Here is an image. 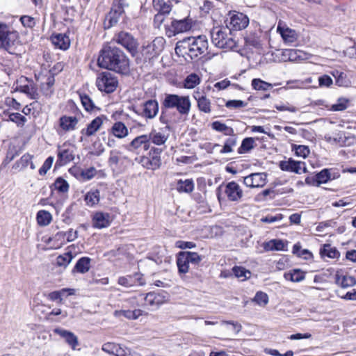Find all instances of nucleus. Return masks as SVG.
I'll return each instance as SVG.
<instances>
[{
	"label": "nucleus",
	"instance_id": "obj_1",
	"mask_svg": "<svg viewBox=\"0 0 356 356\" xmlns=\"http://www.w3.org/2000/svg\"><path fill=\"white\" fill-rule=\"evenodd\" d=\"M97 65L101 68L124 75L128 74L130 71L129 58L116 47L104 46L99 52Z\"/></svg>",
	"mask_w": 356,
	"mask_h": 356
},
{
	"label": "nucleus",
	"instance_id": "obj_2",
	"mask_svg": "<svg viewBox=\"0 0 356 356\" xmlns=\"http://www.w3.org/2000/svg\"><path fill=\"white\" fill-rule=\"evenodd\" d=\"M208 40L205 35L189 37L177 42L175 52L177 55L188 56L191 59H195L200 55L207 52Z\"/></svg>",
	"mask_w": 356,
	"mask_h": 356
},
{
	"label": "nucleus",
	"instance_id": "obj_3",
	"mask_svg": "<svg viewBox=\"0 0 356 356\" xmlns=\"http://www.w3.org/2000/svg\"><path fill=\"white\" fill-rule=\"evenodd\" d=\"M162 108L166 109L176 108L181 115L187 116L190 113L191 102L188 96L166 94L162 102Z\"/></svg>",
	"mask_w": 356,
	"mask_h": 356
},
{
	"label": "nucleus",
	"instance_id": "obj_4",
	"mask_svg": "<svg viewBox=\"0 0 356 356\" xmlns=\"http://www.w3.org/2000/svg\"><path fill=\"white\" fill-rule=\"evenodd\" d=\"M213 44L221 49H232L236 47V42L232 36L231 30L227 27H216L211 32Z\"/></svg>",
	"mask_w": 356,
	"mask_h": 356
},
{
	"label": "nucleus",
	"instance_id": "obj_5",
	"mask_svg": "<svg viewBox=\"0 0 356 356\" xmlns=\"http://www.w3.org/2000/svg\"><path fill=\"white\" fill-rule=\"evenodd\" d=\"M18 35L16 31H10L6 24H0V48H3L10 54H15V44Z\"/></svg>",
	"mask_w": 356,
	"mask_h": 356
},
{
	"label": "nucleus",
	"instance_id": "obj_6",
	"mask_svg": "<svg viewBox=\"0 0 356 356\" xmlns=\"http://www.w3.org/2000/svg\"><path fill=\"white\" fill-rule=\"evenodd\" d=\"M193 26V20L189 16L181 19L174 18L172 19L170 25L165 26V33L169 37L176 35L188 31Z\"/></svg>",
	"mask_w": 356,
	"mask_h": 356
},
{
	"label": "nucleus",
	"instance_id": "obj_7",
	"mask_svg": "<svg viewBox=\"0 0 356 356\" xmlns=\"http://www.w3.org/2000/svg\"><path fill=\"white\" fill-rule=\"evenodd\" d=\"M113 40L125 48L132 56H136L138 54V40L130 33L120 31L115 34Z\"/></svg>",
	"mask_w": 356,
	"mask_h": 356
},
{
	"label": "nucleus",
	"instance_id": "obj_8",
	"mask_svg": "<svg viewBox=\"0 0 356 356\" xmlns=\"http://www.w3.org/2000/svg\"><path fill=\"white\" fill-rule=\"evenodd\" d=\"M118 84V79L109 72H102L97 75L96 85L100 91L111 93L115 90Z\"/></svg>",
	"mask_w": 356,
	"mask_h": 356
},
{
	"label": "nucleus",
	"instance_id": "obj_9",
	"mask_svg": "<svg viewBox=\"0 0 356 356\" xmlns=\"http://www.w3.org/2000/svg\"><path fill=\"white\" fill-rule=\"evenodd\" d=\"M161 148L152 147L147 156L140 158L139 163L148 170H155L161 165Z\"/></svg>",
	"mask_w": 356,
	"mask_h": 356
},
{
	"label": "nucleus",
	"instance_id": "obj_10",
	"mask_svg": "<svg viewBox=\"0 0 356 356\" xmlns=\"http://www.w3.org/2000/svg\"><path fill=\"white\" fill-rule=\"evenodd\" d=\"M165 40L163 37H156L152 42L143 47L141 54L146 60H151L163 51Z\"/></svg>",
	"mask_w": 356,
	"mask_h": 356
},
{
	"label": "nucleus",
	"instance_id": "obj_11",
	"mask_svg": "<svg viewBox=\"0 0 356 356\" xmlns=\"http://www.w3.org/2000/svg\"><path fill=\"white\" fill-rule=\"evenodd\" d=\"M141 107V110L133 108V111L135 113L145 119L151 120L154 118L157 115L159 110V103L156 99L145 101L142 104Z\"/></svg>",
	"mask_w": 356,
	"mask_h": 356
},
{
	"label": "nucleus",
	"instance_id": "obj_12",
	"mask_svg": "<svg viewBox=\"0 0 356 356\" xmlns=\"http://www.w3.org/2000/svg\"><path fill=\"white\" fill-rule=\"evenodd\" d=\"M279 166L283 171L292 172L297 174L306 172L307 168L305 163L302 161H296L292 159L287 161H282L280 162Z\"/></svg>",
	"mask_w": 356,
	"mask_h": 356
},
{
	"label": "nucleus",
	"instance_id": "obj_13",
	"mask_svg": "<svg viewBox=\"0 0 356 356\" xmlns=\"http://www.w3.org/2000/svg\"><path fill=\"white\" fill-rule=\"evenodd\" d=\"M113 218L110 213L102 211L95 212L92 218V227L102 229L110 226Z\"/></svg>",
	"mask_w": 356,
	"mask_h": 356
},
{
	"label": "nucleus",
	"instance_id": "obj_14",
	"mask_svg": "<svg viewBox=\"0 0 356 356\" xmlns=\"http://www.w3.org/2000/svg\"><path fill=\"white\" fill-rule=\"evenodd\" d=\"M225 193L227 199L232 202H238L241 200L243 193L240 186L235 181H230L225 186Z\"/></svg>",
	"mask_w": 356,
	"mask_h": 356
},
{
	"label": "nucleus",
	"instance_id": "obj_15",
	"mask_svg": "<svg viewBox=\"0 0 356 356\" xmlns=\"http://www.w3.org/2000/svg\"><path fill=\"white\" fill-rule=\"evenodd\" d=\"M26 82H29V79L25 76H21L17 81L16 90L29 95L33 99H37L38 95L33 83L31 82V84H28L26 83Z\"/></svg>",
	"mask_w": 356,
	"mask_h": 356
},
{
	"label": "nucleus",
	"instance_id": "obj_16",
	"mask_svg": "<svg viewBox=\"0 0 356 356\" xmlns=\"http://www.w3.org/2000/svg\"><path fill=\"white\" fill-rule=\"evenodd\" d=\"M107 120V117L104 115L95 118L88 124L86 129L81 131V134L88 137L95 135L100 129L104 122Z\"/></svg>",
	"mask_w": 356,
	"mask_h": 356
},
{
	"label": "nucleus",
	"instance_id": "obj_17",
	"mask_svg": "<svg viewBox=\"0 0 356 356\" xmlns=\"http://www.w3.org/2000/svg\"><path fill=\"white\" fill-rule=\"evenodd\" d=\"M150 142L149 137L144 134L135 138L129 145V150H144L147 151L149 149Z\"/></svg>",
	"mask_w": 356,
	"mask_h": 356
},
{
	"label": "nucleus",
	"instance_id": "obj_18",
	"mask_svg": "<svg viewBox=\"0 0 356 356\" xmlns=\"http://www.w3.org/2000/svg\"><path fill=\"white\" fill-rule=\"evenodd\" d=\"M102 349L105 353L115 356H124L128 350L125 346L113 342L104 343Z\"/></svg>",
	"mask_w": 356,
	"mask_h": 356
},
{
	"label": "nucleus",
	"instance_id": "obj_19",
	"mask_svg": "<svg viewBox=\"0 0 356 356\" xmlns=\"http://www.w3.org/2000/svg\"><path fill=\"white\" fill-rule=\"evenodd\" d=\"M229 24L234 30H242L249 24V18L243 13H237L230 17Z\"/></svg>",
	"mask_w": 356,
	"mask_h": 356
},
{
	"label": "nucleus",
	"instance_id": "obj_20",
	"mask_svg": "<svg viewBox=\"0 0 356 356\" xmlns=\"http://www.w3.org/2000/svg\"><path fill=\"white\" fill-rule=\"evenodd\" d=\"M193 97L197 101L198 109L204 113H210L211 111V103L206 95L202 94L200 92H195Z\"/></svg>",
	"mask_w": 356,
	"mask_h": 356
},
{
	"label": "nucleus",
	"instance_id": "obj_21",
	"mask_svg": "<svg viewBox=\"0 0 356 356\" xmlns=\"http://www.w3.org/2000/svg\"><path fill=\"white\" fill-rule=\"evenodd\" d=\"M330 179V173L329 170L323 169L314 177H308L305 179V182L310 185H319L323 183H326Z\"/></svg>",
	"mask_w": 356,
	"mask_h": 356
},
{
	"label": "nucleus",
	"instance_id": "obj_22",
	"mask_svg": "<svg viewBox=\"0 0 356 356\" xmlns=\"http://www.w3.org/2000/svg\"><path fill=\"white\" fill-rule=\"evenodd\" d=\"M79 120L75 116L63 115L59 119V126L65 131H73L76 128Z\"/></svg>",
	"mask_w": 356,
	"mask_h": 356
},
{
	"label": "nucleus",
	"instance_id": "obj_23",
	"mask_svg": "<svg viewBox=\"0 0 356 356\" xmlns=\"http://www.w3.org/2000/svg\"><path fill=\"white\" fill-rule=\"evenodd\" d=\"M165 296L155 292H149L145 297V304L147 306L157 308L159 306L164 303Z\"/></svg>",
	"mask_w": 356,
	"mask_h": 356
},
{
	"label": "nucleus",
	"instance_id": "obj_24",
	"mask_svg": "<svg viewBox=\"0 0 356 356\" xmlns=\"http://www.w3.org/2000/svg\"><path fill=\"white\" fill-rule=\"evenodd\" d=\"M54 333L58 334L62 338H63L65 341L72 346V348H75V347L78 345V339L76 336L74 335L72 332L65 330L62 328H56L54 330Z\"/></svg>",
	"mask_w": 356,
	"mask_h": 356
},
{
	"label": "nucleus",
	"instance_id": "obj_25",
	"mask_svg": "<svg viewBox=\"0 0 356 356\" xmlns=\"http://www.w3.org/2000/svg\"><path fill=\"white\" fill-rule=\"evenodd\" d=\"M108 131L111 135L120 139L125 138L129 134L127 127L122 122H115Z\"/></svg>",
	"mask_w": 356,
	"mask_h": 356
},
{
	"label": "nucleus",
	"instance_id": "obj_26",
	"mask_svg": "<svg viewBox=\"0 0 356 356\" xmlns=\"http://www.w3.org/2000/svg\"><path fill=\"white\" fill-rule=\"evenodd\" d=\"M52 43L60 49L66 50L69 48L70 40L65 34L58 33L51 37Z\"/></svg>",
	"mask_w": 356,
	"mask_h": 356
},
{
	"label": "nucleus",
	"instance_id": "obj_27",
	"mask_svg": "<svg viewBox=\"0 0 356 356\" xmlns=\"http://www.w3.org/2000/svg\"><path fill=\"white\" fill-rule=\"evenodd\" d=\"M189 264L190 262L185 251L179 252L177 257V265L179 272L184 274L186 273L188 271Z\"/></svg>",
	"mask_w": 356,
	"mask_h": 356
},
{
	"label": "nucleus",
	"instance_id": "obj_28",
	"mask_svg": "<svg viewBox=\"0 0 356 356\" xmlns=\"http://www.w3.org/2000/svg\"><path fill=\"white\" fill-rule=\"evenodd\" d=\"M143 312L141 309H134L133 311L129 310V309L128 310L122 309V310H115L113 314H114V316H115L117 318L123 316L124 317H125L127 319L136 320L139 316L143 315Z\"/></svg>",
	"mask_w": 356,
	"mask_h": 356
},
{
	"label": "nucleus",
	"instance_id": "obj_29",
	"mask_svg": "<svg viewBox=\"0 0 356 356\" xmlns=\"http://www.w3.org/2000/svg\"><path fill=\"white\" fill-rule=\"evenodd\" d=\"M86 204L92 207L97 205L100 200V192L97 189H92L88 191L84 196Z\"/></svg>",
	"mask_w": 356,
	"mask_h": 356
},
{
	"label": "nucleus",
	"instance_id": "obj_30",
	"mask_svg": "<svg viewBox=\"0 0 356 356\" xmlns=\"http://www.w3.org/2000/svg\"><path fill=\"white\" fill-rule=\"evenodd\" d=\"M122 15V14L116 12V10L113 11L111 10L106 15L104 22V29H108L116 25Z\"/></svg>",
	"mask_w": 356,
	"mask_h": 356
},
{
	"label": "nucleus",
	"instance_id": "obj_31",
	"mask_svg": "<svg viewBox=\"0 0 356 356\" xmlns=\"http://www.w3.org/2000/svg\"><path fill=\"white\" fill-rule=\"evenodd\" d=\"M277 31L281 34L284 40L287 42H293L296 40V31L289 28L281 26L280 23L277 26Z\"/></svg>",
	"mask_w": 356,
	"mask_h": 356
},
{
	"label": "nucleus",
	"instance_id": "obj_32",
	"mask_svg": "<svg viewBox=\"0 0 356 356\" xmlns=\"http://www.w3.org/2000/svg\"><path fill=\"white\" fill-rule=\"evenodd\" d=\"M336 283L342 288H348L354 286L356 280L354 277L350 275H340L337 273L335 275Z\"/></svg>",
	"mask_w": 356,
	"mask_h": 356
},
{
	"label": "nucleus",
	"instance_id": "obj_33",
	"mask_svg": "<svg viewBox=\"0 0 356 356\" xmlns=\"http://www.w3.org/2000/svg\"><path fill=\"white\" fill-rule=\"evenodd\" d=\"M74 159V155L72 152L68 149H58V160L56 163H59V165H65L70 163Z\"/></svg>",
	"mask_w": 356,
	"mask_h": 356
},
{
	"label": "nucleus",
	"instance_id": "obj_34",
	"mask_svg": "<svg viewBox=\"0 0 356 356\" xmlns=\"http://www.w3.org/2000/svg\"><path fill=\"white\" fill-rule=\"evenodd\" d=\"M33 158V155H31L29 153L24 154L22 157L15 161V163L13 165V170L20 171L24 168H26L29 165L31 160Z\"/></svg>",
	"mask_w": 356,
	"mask_h": 356
},
{
	"label": "nucleus",
	"instance_id": "obj_35",
	"mask_svg": "<svg viewBox=\"0 0 356 356\" xmlns=\"http://www.w3.org/2000/svg\"><path fill=\"white\" fill-rule=\"evenodd\" d=\"M284 277L286 280L293 282H300L305 279V273L300 269H293L291 271L285 273Z\"/></svg>",
	"mask_w": 356,
	"mask_h": 356
},
{
	"label": "nucleus",
	"instance_id": "obj_36",
	"mask_svg": "<svg viewBox=\"0 0 356 356\" xmlns=\"http://www.w3.org/2000/svg\"><path fill=\"white\" fill-rule=\"evenodd\" d=\"M320 254L322 257H327L332 259L338 258L340 255L337 248L330 244H324L320 249Z\"/></svg>",
	"mask_w": 356,
	"mask_h": 356
},
{
	"label": "nucleus",
	"instance_id": "obj_37",
	"mask_svg": "<svg viewBox=\"0 0 356 356\" xmlns=\"http://www.w3.org/2000/svg\"><path fill=\"white\" fill-rule=\"evenodd\" d=\"M90 259L89 257H81L77 261L73 269V272L76 271L80 273H86L90 269Z\"/></svg>",
	"mask_w": 356,
	"mask_h": 356
},
{
	"label": "nucleus",
	"instance_id": "obj_38",
	"mask_svg": "<svg viewBox=\"0 0 356 356\" xmlns=\"http://www.w3.org/2000/svg\"><path fill=\"white\" fill-rule=\"evenodd\" d=\"M286 243L280 239H273L265 243L264 248L267 251L271 250H284Z\"/></svg>",
	"mask_w": 356,
	"mask_h": 356
},
{
	"label": "nucleus",
	"instance_id": "obj_39",
	"mask_svg": "<svg viewBox=\"0 0 356 356\" xmlns=\"http://www.w3.org/2000/svg\"><path fill=\"white\" fill-rule=\"evenodd\" d=\"M80 99L81 102V104L86 111L88 112H93L95 111H99V108H97L92 99L86 94H80L79 95Z\"/></svg>",
	"mask_w": 356,
	"mask_h": 356
},
{
	"label": "nucleus",
	"instance_id": "obj_40",
	"mask_svg": "<svg viewBox=\"0 0 356 356\" xmlns=\"http://www.w3.org/2000/svg\"><path fill=\"white\" fill-rule=\"evenodd\" d=\"M211 127L213 130L222 132L226 136H232L234 134V131L232 127H228L220 121H215L212 122Z\"/></svg>",
	"mask_w": 356,
	"mask_h": 356
},
{
	"label": "nucleus",
	"instance_id": "obj_41",
	"mask_svg": "<svg viewBox=\"0 0 356 356\" xmlns=\"http://www.w3.org/2000/svg\"><path fill=\"white\" fill-rule=\"evenodd\" d=\"M229 137L227 138L225 141V144L222 148L220 149V154H228L233 152V148L237 144V138L234 134L232 136H229Z\"/></svg>",
	"mask_w": 356,
	"mask_h": 356
},
{
	"label": "nucleus",
	"instance_id": "obj_42",
	"mask_svg": "<svg viewBox=\"0 0 356 356\" xmlns=\"http://www.w3.org/2000/svg\"><path fill=\"white\" fill-rule=\"evenodd\" d=\"M21 153V149L17 147L15 145L10 146L6 155V158L3 161L2 165H7L10 162H11L15 158L18 156Z\"/></svg>",
	"mask_w": 356,
	"mask_h": 356
},
{
	"label": "nucleus",
	"instance_id": "obj_43",
	"mask_svg": "<svg viewBox=\"0 0 356 356\" xmlns=\"http://www.w3.org/2000/svg\"><path fill=\"white\" fill-rule=\"evenodd\" d=\"M66 293H67V296L74 295V289H67V288L62 289L60 291H55L51 292L48 296L51 300L55 301V300H59L60 301H62L61 297L63 296H65L66 294Z\"/></svg>",
	"mask_w": 356,
	"mask_h": 356
},
{
	"label": "nucleus",
	"instance_id": "obj_44",
	"mask_svg": "<svg viewBox=\"0 0 356 356\" xmlns=\"http://www.w3.org/2000/svg\"><path fill=\"white\" fill-rule=\"evenodd\" d=\"M36 218L37 222L40 225L47 226L51 222L52 216L49 211L41 210L37 213Z\"/></svg>",
	"mask_w": 356,
	"mask_h": 356
},
{
	"label": "nucleus",
	"instance_id": "obj_45",
	"mask_svg": "<svg viewBox=\"0 0 356 356\" xmlns=\"http://www.w3.org/2000/svg\"><path fill=\"white\" fill-rule=\"evenodd\" d=\"M177 189L180 193H191L194 189L193 181L192 179L179 180L177 184Z\"/></svg>",
	"mask_w": 356,
	"mask_h": 356
},
{
	"label": "nucleus",
	"instance_id": "obj_46",
	"mask_svg": "<svg viewBox=\"0 0 356 356\" xmlns=\"http://www.w3.org/2000/svg\"><path fill=\"white\" fill-rule=\"evenodd\" d=\"M332 74L335 78L336 84L337 86L340 87H347L350 84V81L345 73L335 70Z\"/></svg>",
	"mask_w": 356,
	"mask_h": 356
},
{
	"label": "nucleus",
	"instance_id": "obj_47",
	"mask_svg": "<svg viewBox=\"0 0 356 356\" xmlns=\"http://www.w3.org/2000/svg\"><path fill=\"white\" fill-rule=\"evenodd\" d=\"M252 181L255 188L263 187L266 184L267 175L264 172L252 173Z\"/></svg>",
	"mask_w": 356,
	"mask_h": 356
},
{
	"label": "nucleus",
	"instance_id": "obj_48",
	"mask_svg": "<svg viewBox=\"0 0 356 356\" xmlns=\"http://www.w3.org/2000/svg\"><path fill=\"white\" fill-rule=\"evenodd\" d=\"M200 82V79L196 74H191L186 76L184 81V86L188 89H192L198 85Z\"/></svg>",
	"mask_w": 356,
	"mask_h": 356
},
{
	"label": "nucleus",
	"instance_id": "obj_49",
	"mask_svg": "<svg viewBox=\"0 0 356 356\" xmlns=\"http://www.w3.org/2000/svg\"><path fill=\"white\" fill-rule=\"evenodd\" d=\"M147 136L149 137V141L157 145L164 144L168 140V136L160 132H151Z\"/></svg>",
	"mask_w": 356,
	"mask_h": 356
},
{
	"label": "nucleus",
	"instance_id": "obj_50",
	"mask_svg": "<svg viewBox=\"0 0 356 356\" xmlns=\"http://www.w3.org/2000/svg\"><path fill=\"white\" fill-rule=\"evenodd\" d=\"M154 7L159 10V13L165 15L169 14L172 10L171 5L163 0H154Z\"/></svg>",
	"mask_w": 356,
	"mask_h": 356
},
{
	"label": "nucleus",
	"instance_id": "obj_51",
	"mask_svg": "<svg viewBox=\"0 0 356 356\" xmlns=\"http://www.w3.org/2000/svg\"><path fill=\"white\" fill-rule=\"evenodd\" d=\"M254 140L252 138H245L243 140L240 147L238 149V154H244L254 148Z\"/></svg>",
	"mask_w": 356,
	"mask_h": 356
},
{
	"label": "nucleus",
	"instance_id": "obj_52",
	"mask_svg": "<svg viewBox=\"0 0 356 356\" xmlns=\"http://www.w3.org/2000/svg\"><path fill=\"white\" fill-rule=\"evenodd\" d=\"M72 258L73 256L72 252H66L56 257V264L58 266H63L64 268H66L68 266V264L71 262Z\"/></svg>",
	"mask_w": 356,
	"mask_h": 356
},
{
	"label": "nucleus",
	"instance_id": "obj_53",
	"mask_svg": "<svg viewBox=\"0 0 356 356\" xmlns=\"http://www.w3.org/2000/svg\"><path fill=\"white\" fill-rule=\"evenodd\" d=\"M252 86L254 90L266 91L271 88V84L260 79H254L252 81Z\"/></svg>",
	"mask_w": 356,
	"mask_h": 356
},
{
	"label": "nucleus",
	"instance_id": "obj_54",
	"mask_svg": "<svg viewBox=\"0 0 356 356\" xmlns=\"http://www.w3.org/2000/svg\"><path fill=\"white\" fill-rule=\"evenodd\" d=\"M232 272L236 277L241 278L242 280L248 278L251 274L250 271L241 266L233 267Z\"/></svg>",
	"mask_w": 356,
	"mask_h": 356
},
{
	"label": "nucleus",
	"instance_id": "obj_55",
	"mask_svg": "<svg viewBox=\"0 0 356 356\" xmlns=\"http://www.w3.org/2000/svg\"><path fill=\"white\" fill-rule=\"evenodd\" d=\"M54 186L55 189L60 193H66L69 190V184L67 181L62 177H58L56 179Z\"/></svg>",
	"mask_w": 356,
	"mask_h": 356
},
{
	"label": "nucleus",
	"instance_id": "obj_56",
	"mask_svg": "<svg viewBox=\"0 0 356 356\" xmlns=\"http://www.w3.org/2000/svg\"><path fill=\"white\" fill-rule=\"evenodd\" d=\"M129 5L127 3L126 0H113L111 10L123 14L124 13V8Z\"/></svg>",
	"mask_w": 356,
	"mask_h": 356
},
{
	"label": "nucleus",
	"instance_id": "obj_57",
	"mask_svg": "<svg viewBox=\"0 0 356 356\" xmlns=\"http://www.w3.org/2000/svg\"><path fill=\"white\" fill-rule=\"evenodd\" d=\"M118 283L120 285H122L127 288L135 286L133 274L127 276L120 277L118 280Z\"/></svg>",
	"mask_w": 356,
	"mask_h": 356
},
{
	"label": "nucleus",
	"instance_id": "obj_58",
	"mask_svg": "<svg viewBox=\"0 0 356 356\" xmlns=\"http://www.w3.org/2000/svg\"><path fill=\"white\" fill-rule=\"evenodd\" d=\"M253 301L257 303L259 305L264 307L268 302V297L266 293L259 291L256 293Z\"/></svg>",
	"mask_w": 356,
	"mask_h": 356
},
{
	"label": "nucleus",
	"instance_id": "obj_59",
	"mask_svg": "<svg viewBox=\"0 0 356 356\" xmlns=\"http://www.w3.org/2000/svg\"><path fill=\"white\" fill-rule=\"evenodd\" d=\"M9 120L16 123L19 127H22L26 122V118L19 113H13L9 115Z\"/></svg>",
	"mask_w": 356,
	"mask_h": 356
},
{
	"label": "nucleus",
	"instance_id": "obj_60",
	"mask_svg": "<svg viewBox=\"0 0 356 356\" xmlns=\"http://www.w3.org/2000/svg\"><path fill=\"white\" fill-rule=\"evenodd\" d=\"M293 149L295 151V154L298 156H300L302 158H306L310 152L309 147L305 145H294Z\"/></svg>",
	"mask_w": 356,
	"mask_h": 356
},
{
	"label": "nucleus",
	"instance_id": "obj_61",
	"mask_svg": "<svg viewBox=\"0 0 356 356\" xmlns=\"http://www.w3.org/2000/svg\"><path fill=\"white\" fill-rule=\"evenodd\" d=\"M54 162V157L49 156L44 162L42 167L39 169V174L41 176H44L47 174L48 170L51 168L52 163Z\"/></svg>",
	"mask_w": 356,
	"mask_h": 356
},
{
	"label": "nucleus",
	"instance_id": "obj_62",
	"mask_svg": "<svg viewBox=\"0 0 356 356\" xmlns=\"http://www.w3.org/2000/svg\"><path fill=\"white\" fill-rule=\"evenodd\" d=\"M185 252L188 258L189 262L191 264L197 265L202 259V257L197 252L189 251H185Z\"/></svg>",
	"mask_w": 356,
	"mask_h": 356
},
{
	"label": "nucleus",
	"instance_id": "obj_63",
	"mask_svg": "<svg viewBox=\"0 0 356 356\" xmlns=\"http://www.w3.org/2000/svg\"><path fill=\"white\" fill-rule=\"evenodd\" d=\"M20 22L24 27L33 28L35 25V19L28 15H23L20 17Z\"/></svg>",
	"mask_w": 356,
	"mask_h": 356
},
{
	"label": "nucleus",
	"instance_id": "obj_64",
	"mask_svg": "<svg viewBox=\"0 0 356 356\" xmlns=\"http://www.w3.org/2000/svg\"><path fill=\"white\" fill-rule=\"evenodd\" d=\"M348 100L339 99L337 103L332 106V110L334 111H341L347 108Z\"/></svg>",
	"mask_w": 356,
	"mask_h": 356
}]
</instances>
